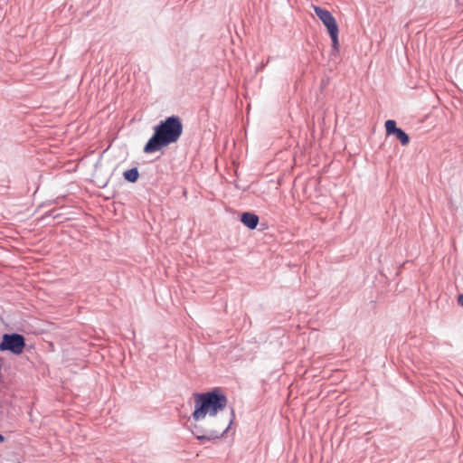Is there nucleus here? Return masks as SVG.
I'll use <instances>...</instances> for the list:
<instances>
[{"label": "nucleus", "mask_w": 463, "mask_h": 463, "mask_svg": "<svg viewBox=\"0 0 463 463\" xmlns=\"http://www.w3.org/2000/svg\"><path fill=\"white\" fill-rule=\"evenodd\" d=\"M385 129L387 135H393L399 128L396 127L394 120L389 119L385 122Z\"/></svg>", "instance_id": "obj_9"}, {"label": "nucleus", "mask_w": 463, "mask_h": 463, "mask_svg": "<svg viewBox=\"0 0 463 463\" xmlns=\"http://www.w3.org/2000/svg\"><path fill=\"white\" fill-rule=\"evenodd\" d=\"M4 437L0 434V442L4 441Z\"/></svg>", "instance_id": "obj_12"}, {"label": "nucleus", "mask_w": 463, "mask_h": 463, "mask_svg": "<svg viewBox=\"0 0 463 463\" xmlns=\"http://www.w3.org/2000/svg\"><path fill=\"white\" fill-rule=\"evenodd\" d=\"M123 175L128 182L135 183L138 179L139 174L137 168H131L125 171Z\"/></svg>", "instance_id": "obj_7"}, {"label": "nucleus", "mask_w": 463, "mask_h": 463, "mask_svg": "<svg viewBox=\"0 0 463 463\" xmlns=\"http://www.w3.org/2000/svg\"><path fill=\"white\" fill-rule=\"evenodd\" d=\"M183 123L178 116H171L154 128V134L144 147L145 153H154L176 143L183 134Z\"/></svg>", "instance_id": "obj_1"}, {"label": "nucleus", "mask_w": 463, "mask_h": 463, "mask_svg": "<svg viewBox=\"0 0 463 463\" xmlns=\"http://www.w3.org/2000/svg\"><path fill=\"white\" fill-rule=\"evenodd\" d=\"M3 360L0 358V381L2 380Z\"/></svg>", "instance_id": "obj_11"}, {"label": "nucleus", "mask_w": 463, "mask_h": 463, "mask_svg": "<svg viewBox=\"0 0 463 463\" xmlns=\"http://www.w3.org/2000/svg\"><path fill=\"white\" fill-rule=\"evenodd\" d=\"M393 135L396 136L397 139L402 146H407L410 142L409 136L401 128H399Z\"/></svg>", "instance_id": "obj_8"}, {"label": "nucleus", "mask_w": 463, "mask_h": 463, "mask_svg": "<svg viewBox=\"0 0 463 463\" xmlns=\"http://www.w3.org/2000/svg\"><path fill=\"white\" fill-rule=\"evenodd\" d=\"M229 425L226 422H221L216 420L213 426L206 430L205 434H197L196 437L199 439H217L227 431Z\"/></svg>", "instance_id": "obj_5"}, {"label": "nucleus", "mask_w": 463, "mask_h": 463, "mask_svg": "<svg viewBox=\"0 0 463 463\" xmlns=\"http://www.w3.org/2000/svg\"><path fill=\"white\" fill-rule=\"evenodd\" d=\"M315 14L321 20L323 24L326 27L328 33L332 40V48L333 51L337 52L339 51V42H338V25L335 17L331 14V13L322 7L314 5L313 6Z\"/></svg>", "instance_id": "obj_3"}, {"label": "nucleus", "mask_w": 463, "mask_h": 463, "mask_svg": "<svg viewBox=\"0 0 463 463\" xmlns=\"http://www.w3.org/2000/svg\"><path fill=\"white\" fill-rule=\"evenodd\" d=\"M25 346L24 337L19 334H5L3 336V341L0 344L1 351H10L14 354L23 353Z\"/></svg>", "instance_id": "obj_4"}, {"label": "nucleus", "mask_w": 463, "mask_h": 463, "mask_svg": "<svg viewBox=\"0 0 463 463\" xmlns=\"http://www.w3.org/2000/svg\"><path fill=\"white\" fill-rule=\"evenodd\" d=\"M259 216L251 213H243L241 216V222L248 228L253 230L259 224Z\"/></svg>", "instance_id": "obj_6"}, {"label": "nucleus", "mask_w": 463, "mask_h": 463, "mask_svg": "<svg viewBox=\"0 0 463 463\" xmlns=\"http://www.w3.org/2000/svg\"><path fill=\"white\" fill-rule=\"evenodd\" d=\"M194 411L193 418L195 421L204 420L207 416L215 418L222 411L227 404L226 397L218 391L204 393H194Z\"/></svg>", "instance_id": "obj_2"}, {"label": "nucleus", "mask_w": 463, "mask_h": 463, "mask_svg": "<svg viewBox=\"0 0 463 463\" xmlns=\"http://www.w3.org/2000/svg\"><path fill=\"white\" fill-rule=\"evenodd\" d=\"M458 303L463 307V293L458 296Z\"/></svg>", "instance_id": "obj_10"}]
</instances>
